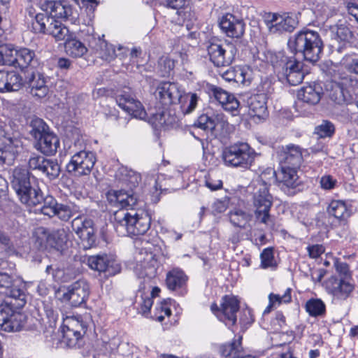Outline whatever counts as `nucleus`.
<instances>
[{
  "label": "nucleus",
  "instance_id": "nucleus-1",
  "mask_svg": "<svg viewBox=\"0 0 358 358\" xmlns=\"http://www.w3.org/2000/svg\"><path fill=\"white\" fill-rule=\"evenodd\" d=\"M287 46L293 54L301 53L305 60L315 63L320 59L324 43L317 31L305 29L290 37Z\"/></svg>",
  "mask_w": 358,
  "mask_h": 358
},
{
  "label": "nucleus",
  "instance_id": "nucleus-2",
  "mask_svg": "<svg viewBox=\"0 0 358 358\" xmlns=\"http://www.w3.org/2000/svg\"><path fill=\"white\" fill-rule=\"evenodd\" d=\"M114 227L120 236H136L145 234L150 227L151 217L142 210L128 212L119 210L114 214Z\"/></svg>",
  "mask_w": 358,
  "mask_h": 358
},
{
  "label": "nucleus",
  "instance_id": "nucleus-3",
  "mask_svg": "<svg viewBox=\"0 0 358 358\" xmlns=\"http://www.w3.org/2000/svg\"><path fill=\"white\" fill-rule=\"evenodd\" d=\"M269 187L270 185L265 181L257 180L254 183L252 203L256 220L272 227L273 221L270 210L273 206V199L269 192Z\"/></svg>",
  "mask_w": 358,
  "mask_h": 358
},
{
  "label": "nucleus",
  "instance_id": "nucleus-4",
  "mask_svg": "<svg viewBox=\"0 0 358 358\" xmlns=\"http://www.w3.org/2000/svg\"><path fill=\"white\" fill-rule=\"evenodd\" d=\"M256 152L245 142H237L226 148L222 154L224 163L234 167L248 169L253 163Z\"/></svg>",
  "mask_w": 358,
  "mask_h": 358
},
{
  "label": "nucleus",
  "instance_id": "nucleus-5",
  "mask_svg": "<svg viewBox=\"0 0 358 358\" xmlns=\"http://www.w3.org/2000/svg\"><path fill=\"white\" fill-rule=\"evenodd\" d=\"M10 185L16 192L22 203L29 202L31 196H37L38 186L31 182V173L25 167L18 166L15 167L10 177Z\"/></svg>",
  "mask_w": 358,
  "mask_h": 358
},
{
  "label": "nucleus",
  "instance_id": "nucleus-6",
  "mask_svg": "<svg viewBox=\"0 0 358 358\" xmlns=\"http://www.w3.org/2000/svg\"><path fill=\"white\" fill-rule=\"evenodd\" d=\"M207 51L210 62L215 66L222 67L229 66L233 62L237 48L234 43L226 40L223 42H210Z\"/></svg>",
  "mask_w": 358,
  "mask_h": 358
},
{
  "label": "nucleus",
  "instance_id": "nucleus-7",
  "mask_svg": "<svg viewBox=\"0 0 358 358\" xmlns=\"http://www.w3.org/2000/svg\"><path fill=\"white\" fill-rule=\"evenodd\" d=\"M298 169L292 166H280L278 172H273L278 186L288 196H294L301 191L302 182L298 176Z\"/></svg>",
  "mask_w": 358,
  "mask_h": 358
},
{
  "label": "nucleus",
  "instance_id": "nucleus-8",
  "mask_svg": "<svg viewBox=\"0 0 358 358\" xmlns=\"http://www.w3.org/2000/svg\"><path fill=\"white\" fill-rule=\"evenodd\" d=\"M13 272L0 271V287L6 289V295L11 299V303L16 308H22L26 304V294L23 289L17 285Z\"/></svg>",
  "mask_w": 358,
  "mask_h": 358
},
{
  "label": "nucleus",
  "instance_id": "nucleus-9",
  "mask_svg": "<svg viewBox=\"0 0 358 358\" xmlns=\"http://www.w3.org/2000/svg\"><path fill=\"white\" fill-rule=\"evenodd\" d=\"M96 160L94 152L81 150L71 157L66 165V170L76 176H87L91 173Z\"/></svg>",
  "mask_w": 358,
  "mask_h": 358
},
{
  "label": "nucleus",
  "instance_id": "nucleus-10",
  "mask_svg": "<svg viewBox=\"0 0 358 358\" xmlns=\"http://www.w3.org/2000/svg\"><path fill=\"white\" fill-rule=\"evenodd\" d=\"M71 227L73 231L80 238L83 247L89 249L95 245L96 235L94 229V222L81 213L72 220Z\"/></svg>",
  "mask_w": 358,
  "mask_h": 358
},
{
  "label": "nucleus",
  "instance_id": "nucleus-11",
  "mask_svg": "<svg viewBox=\"0 0 358 358\" xmlns=\"http://www.w3.org/2000/svg\"><path fill=\"white\" fill-rule=\"evenodd\" d=\"M154 94L156 99L166 108L181 103L184 90L176 83L162 82L157 86Z\"/></svg>",
  "mask_w": 358,
  "mask_h": 358
},
{
  "label": "nucleus",
  "instance_id": "nucleus-12",
  "mask_svg": "<svg viewBox=\"0 0 358 358\" xmlns=\"http://www.w3.org/2000/svg\"><path fill=\"white\" fill-rule=\"evenodd\" d=\"M282 63L279 78L292 86L300 84L304 78L302 64L294 57H285L282 59Z\"/></svg>",
  "mask_w": 358,
  "mask_h": 358
},
{
  "label": "nucleus",
  "instance_id": "nucleus-13",
  "mask_svg": "<svg viewBox=\"0 0 358 358\" xmlns=\"http://www.w3.org/2000/svg\"><path fill=\"white\" fill-rule=\"evenodd\" d=\"M265 23L271 34H282L293 31L298 22L293 15L289 14L272 13L266 17Z\"/></svg>",
  "mask_w": 358,
  "mask_h": 358
},
{
  "label": "nucleus",
  "instance_id": "nucleus-14",
  "mask_svg": "<svg viewBox=\"0 0 358 358\" xmlns=\"http://www.w3.org/2000/svg\"><path fill=\"white\" fill-rule=\"evenodd\" d=\"M87 264L92 269L105 273L106 275H115L121 271L120 264L106 254L88 257Z\"/></svg>",
  "mask_w": 358,
  "mask_h": 358
},
{
  "label": "nucleus",
  "instance_id": "nucleus-15",
  "mask_svg": "<svg viewBox=\"0 0 358 358\" xmlns=\"http://www.w3.org/2000/svg\"><path fill=\"white\" fill-rule=\"evenodd\" d=\"M24 316L7 304L0 306V326L6 331H19L24 325Z\"/></svg>",
  "mask_w": 358,
  "mask_h": 358
},
{
  "label": "nucleus",
  "instance_id": "nucleus-16",
  "mask_svg": "<svg viewBox=\"0 0 358 358\" xmlns=\"http://www.w3.org/2000/svg\"><path fill=\"white\" fill-rule=\"evenodd\" d=\"M90 294V286L85 280H78L67 288L63 299L69 301L72 307H79L86 302Z\"/></svg>",
  "mask_w": 358,
  "mask_h": 358
},
{
  "label": "nucleus",
  "instance_id": "nucleus-17",
  "mask_svg": "<svg viewBox=\"0 0 358 358\" xmlns=\"http://www.w3.org/2000/svg\"><path fill=\"white\" fill-rule=\"evenodd\" d=\"M303 151L299 145L292 143L282 146L278 151L280 166L299 169L303 162Z\"/></svg>",
  "mask_w": 358,
  "mask_h": 358
},
{
  "label": "nucleus",
  "instance_id": "nucleus-18",
  "mask_svg": "<svg viewBox=\"0 0 358 358\" xmlns=\"http://www.w3.org/2000/svg\"><path fill=\"white\" fill-rule=\"evenodd\" d=\"M327 292L334 299L343 301L347 299L353 292L355 286L350 281L338 277L331 276L324 284Z\"/></svg>",
  "mask_w": 358,
  "mask_h": 358
},
{
  "label": "nucleus",
  "instance_id": "nucleus-19",
  "mask_svg": "<svg viewBox=\"0 0 358 358\" xmlns=\"http://www.w3.org/2000/svg\"><path fill=\"white\" fill-rule=\"evenodd\" d=\"M22 141L8 133L0 141L1 158L2 164L12 165L22 150Z\"/></svg>",
  "mask_w": 358,
  "mask_h": 358
},
{
  "label": "nucleus",
  "instance_id": "nucleus-20",
  "mask_svg": "<svg viewBox=\"0 0 358 358\" xmlns=\"http://www.w3.org/2000/svg\"><path fill=\"white\" fill-rule=\"evenodd\" d=\"M118 106L129 114L140 120L145 119L147 113L141 103L137 101L133 95L127 91H122L116 96Z\"/></svg>",
  "mask_w": 358,
  "mask_h": 358
},
{
  "label": "nucleus",
  "instance_id": "nucleus-21",
  "mask_svg": "<svg viewBox=\"0 0 358 358\" xmlns=\"http://www.w3.org/2000/svg\"><path fill=\"white\" fill-rule=\"evenodd\" d=\"M37 196L33 194L31 196V201L24 204L29 207H37L36 211L40 212L44 215L50 217L55 215V210L57 206V200L50 195L44 196L40 188L37 189Z\"/></svg>",
  "mask_w": 358,
  "mask_h": 358
},
{
  "label": "nucleus",
  "instance_id": "nucleus-22",
  "mask_svg": "<svg viewBox=\"0 0 358 358\" xmlns=\"http://www.w3.org/2000/svg\"><path fill=\"white\" fill-rule=\"evenodd\" d=\"M63 329V336L69 341V345H75L87 331V325L82 317H68Z\"/></svg>",
  "mask_w": 358,
  "mask_h": 358
},
{
  "label": "nucleus",
  "instance_id": "nucleus-23",
  "mask_svg": "<svg viewBox=\"0 0 358 358\" xmlns=\"http://www.w3.org/2000/svg\"><path fill=\"white\" fill-rule=\"evenodd\" d=\"M355 83L350 77H344L340 82L333 83L329 92L331 101L338 105L346 104L350 101L352 96L348 87Z\"/></svg>",
  "mask_w": 358,
  "mask_h": 358
},
{
  "label": "nucleus",
  "instance_id": "nucleus-24",
  "mask_svg": "<svg viewBox=\"0 0 358 358\" xmlns=\"http://www.w3.org/2000/svg\"><path fill=\"white\" fill-rule=\"evenodd\" d=\"M23 85H27L31 94L38 99L45 97L49 92L44 76L34 71L24 72Z\"/></svg>",
  "mask_w": 358,
  "mask_h": 358
},
{
  "label": "nucleus",
  "instance_id": "nucleus-25",
  "mask_svg": "<svg viewBox=\"0 0 358 358\" xmlns=\"http://www.w3.org/2000/svg\"><path fill=\"white\" fill-rule=\"evenodd\" d=\"M239 310V301L234 296L226 295L222 298L221 312L217 318L229 328L236 324V313Z\"/></svg>",
  "mask_w": 358,
  "mask_h": 358
},
{
  "label": "nucleus",
  "instance_id": "nucleus-26",
  "mask_svg": "<svg viewBox=\"0 0 358 358\" xmlns=\"http://www.w3.org/2000/svg\"><path fill=\"white\" fill-rule=\"evenodd\" d=\"M219 25L228 37L240 38L245 32V24L243 20L237 18L231 13L223 15L219 21Z\"/></svg>",
  "mask_w": 358,
  "mask_h": 358
},
{
  "label": "nucleus",
  "instance_id": "nucleus-27",
  "mask_svg": "<svg viewBox=\"0 0 358 358\" xmlns=\"http://www.w3.org/2000/svg\"><path fill=\"white\" fill-rule=\"evenodd\" d=\"M108 203L116 208H133L137 203L138 198L134 192L124 190L110 189L106 194Z\"/></svg>",
  "mask_w": 358,
  "mask_h": 358
},
{
  "label": "nucleus",
  "instance_id": "nucleus-28",
  "mask_svg": "<svg viewBox=\"0 0 358 358\" xmlns=\"http://www.w3.org/2000/svg\"><path fill=\"white\" fill-rule=\"evenodd\" d=\"M41 8L54 19L67 20L72 15L70 6L63 4L60 1L43 0L41 1Z\"/></svg>",
  "mask_w": 358,
  "mask_h": 358
},
{
  "label": "nucleus",
  "instance_id": "nucleus-29",
  "mask_svg": "<svg viewBox=\"0 0 358 358\" xmlns=\"http://www.w3.org/2000/svg\"><path fill=\"white\" fill-rule=\"evenodd\" d=\"M323 90L320 85L313 83L301 87L297 93V97L299 101L314 106L320 102Z\"/></svg>",
  "mask_w": 358,
  "mask_h": 358
},
{
  "label": "nucleus",
  "instance_id": "nucleus-30",
  "mask_svg": "<svg viewBox=\"0 0 358 358\" xmlns=\"http://www.w3.org/2000/svg\"><path fill=\"white\" fill-rule=\"evenodd\" d=\"M59 139L57 135L48 131L35 142V148L45 155H55L59 148Z\"/></svg>",
  "mask_w": 358,
  "mask_h": 358
},
{
  "label": "nucleus",
  "instance_id": "nucleus-31",
  "mask_svg": "<svg viewBox=\"0 0 358 358\" xmlns=\"http://www.w3.org/2000/svg\"><path fill=\"white\" fill-rule=\"evenodd\" d=\"M22 85L23 80L16 72L0 71V92L18 91Z\"/></svg>",
  "mask_w": 358,
  "mask_h": 358
},
{
  "label": "nucleus",
  "instance_id": "nucleus-32",
  "mask_svg": "<svg viewBox=\"0 0 358 358\" xmlns=\"http://www.w3.org/2000/svg\"><path fill=\"white\" fill-rule=\"evenodd\" d=\"M115 176L122 185L130 189L127 192H134L133 189L138 187L141 181V176L139 173L126 166L120 168Z\"/></svg>",
  "mask_w": 358,
  "mask_h": 358
},
{
  "label": "nucleus",
  "instance_id": "nucleus-33",
  "mask_svg": "<svg viewBox=\"0 0 358 358\" xmlns=\"http://www.w3.org/2000/svg\"><path fill=\"white\" fill-rule=\"evenodd\" d=\"M15 58L14 66L22 70L29 68L27 71H33L32 68L38 63L35 52L27 48L17 50Z\"/></svg>",
  "mask_w": 358,
  "mask_h": 358
},
{
  "label": "nucleus",
  "instance_id": "nucleus-34",
  "mask_svg": "<svg viewBox=\"0 0 358 358\" xmlns=\"http://www.w3.org/2000/svg\"><path fill=\"white\" fill-rule=\"evenodd\" d=\"M57 20L47 13H38L32 22V29L35 33L49 34Z\"/></svg>",
  "mask_w": 358,
  "mask_h": 358
},
{
  "label": "nucleus",
  "instance_id": "nucleus-35",
  "mask_svg": "<svg viewBox=\"0 0 358 358\" xmlns=\"http://www.w3.org/2000/svg\"><path fill=\"white\" fill-rule=\"evenodd\" d=\"M250 114L259 118L264 117L267 114V107L265 97L262 94H255L248 100Z\"/></svg>",
  "mask_w": 358,
  "mask_h": 358
},
{
  "label": "nucleus",
  "instance_id": "nucleus-36",
  "mask_svg": "<svg viewBox=\"0 0 358 358\" xmlns=\"http://www.w3.org/2000/svg\"><path fill=\"white\" fill-rule=\"evenodd\" d=\"M187 280V276L180 268H174L166 274V284L170 290L182 288Z\"/></svg>",
  "mask_w": 358,
  "mask_h": 358
},
{
  "label": "nucleus",
  "instance_id": "nucleus-37",
  "mask_svg": "<svg viewBox=\"0 0 358 358\" xmlns=\"http://www.w3.org/2000/svg\"><path fill=\"white\" fill-rule=\"evenodd\" d=\"M55 215L59 220L67 222L74 215L81 213L80 207L73 202L59 203L56 208Z\"/></svg>",
  "mask_w": 358,
  "mask_h": 358
},
{
  "label": "nucleus",
  "instance_id": "nucleus-38",
  "mask_svg": "<svg viewBox=\"0 0 358 358\" xmlns=\"http://www.w3.org/2000/svg\"><path fill=\"white\" fill-rule=\"evenodd\" d=\"M242 336L234 339L231 343H225L220 347V352L224 357L238 358L243 353Z\"/></svg>",
  "mask_w": 358,
  "mask_h": 358
},
{
  "label": "nucleus",
  "instance_id": "nucleus-39",
  "mask_svg": "<svg viewBox=\"0 0 358 358\" xmlns=\"http://www.w3.org/2000/svg\"><path fill=\"white\" fill-rule=\"evenodd\" d=\"M64 48L67 55L75 58L81 57L87 51L85 44L76 38H68L66 40Z\"/></svg>",
  "mask_w": 358,
  "mask_h": 358
},
{
  "label": "nucleus",
  "instance_id": "nucleus-40",
  "mask_svg": "<svg viewBox=\"0 0 358 358\" xmlns=\"http://www.w3.org/2000/svg\"><path fill=\"white\" fill-rule=\"evenodd\" d=\"M327 210L329 215L339 220H345L350 215V212L342 201H332L329 205Z\"/></svg>",
  "mask_w": 358,
  "mask_h": 358
},
{
  "label": "nucleus",
  "instance_id": "nucleus-41",
  "mask_svg": "<svg viewBox=\"0 0 358 358\" xmlns=\"http://www.w3.org/2000/svg\"><path fill=\"white\" fill-rule=\"evenodd\" d=\"M222 120L220 116L210 117L206 114L201 115L195 121L194 125L201 129L207 131H213L218 122Z\"/></svg>",
  "mask_w": 358,
  "mask_h": 358
},
{
  "label": "nucleus",
  "instance_id": "nucleus-42",
  "mask_svg": "<svg viewBox=\"0 0 358 358\" xmlns=\"http://www.w3.org/2000/svg\"><path fill=\"white\" fill-rule=\"evenodd\" d=\"M29 134L36 142L39 138L43 137L45 134L49 131V127L46 123L41 118L36 117L31 120L29 124Z\"/></svg>",
  "mask_w": 358,
  "mask_h": 358
},
{
  "label": "nucleus",
  "instance_id": "nucleus-43",
  "mask_svg": "<svg viewBox=\"0 0 358 358\" xmlns=\"http://www.w3.org/2000/svg\"><path fill=\"white\" fill-rule=\"evenodd\" d=\"M230 222L236 227L245 228L251 219V215L241 209H234L228 214Z\"/></svg>",
  "mask_w": 358,
  "mask_h": 358
},
{
  "label": "nucleus",
  "instance_id": "nucleus-44",
  "mask_svg": "<svg viewBox=\"0 0 358 358\" xmlns=\"http://www.w3.org/2000/svg\"><path fill=\"white\" fill-rule=\"evenodd\" d=\"M95 50L102 59L108 62L113 60L118 55L115 53L114 46L104 40H99Z\"/></svg>",
  "mask_w": 358,
  "mask_h": 358
},
{
  "label": "nucleus",
  "instance_id": "nucleus-45",
  "mask_svg": "<svg viewBox=\"0 0 358 358\" xmlns=\"http://www.w3.org/2000/svg\"><path fill=\"white\" fill-rule=\"evenodd\" d=\"M17 50L10 44L0 45V65L14 66Z\"/></svg>",
  "mask_w": 358,
  "mask_h": 358
},
{
  "label": "nucleus",
  "instance_id": "nucleus-46",
  "mask_svg": "<svg viewBox=\"0 0 358 358\" xmlns=\"http://www.w3.org/2000/svg\"><path fill=\"white\" fill-rule=\"evenodd\" d=\"M50 231L43 227H39L35 229L33 233V238L36 247L40 250H43L49 246Z\"/></svg>",
  "mask_w": 358,
  "mask_h": 358
},
{
  "label": "nucleus",
  "instance_id": "nucleus-47",
  "mask_svg": "<svg viewBox=\"0 0 358 358\" xmlns=\"http://www.w3.org/2000/svg\"><path fill=\"white\" fill-rule=\"evenodd\" d=\"M67 241V235L64 229H58L50 231L49 246L57 250L62 249Z\"/></svg>",
  "mask_w": 358,
  "mask_h": 358
},
{
  "label": "nucleus",
  "instance_id": "nucleus-48",
  "mask_svg": "<svg viewBox=\"0 0 358 358\" xmlns=\"http://www.w3.org/2000/svg\"><path fill=\"white\" fill-rule=\"evenodd\" d=\"M306 310L312 317L323 315L326 311V306L324 302L319 299H310L306 301L305 305Z\"/></svg>",
  "mask_w": 358,
  "mask_h": 358
},
{
  "label": "nucleus",
  "instance_id": "nucleus-49",
  "mask_svg": "<svg viewBox=\"0 0 358 358\" xmlns=\"http://www.w3.org/2000/svg\"><path fill=\"white\" fill-rule=\"evenodd\" d=\"M48 158L43 156L33 154L30 156L27 162L28 170L34 171L41 176L43 171L46 165Z\"/></svg>",
  "mask_w": 358,
  "mask_h": 358
},
{
  "label": "nucleus",
  "instance_id": "nucleus-50",
  "mask_svg": "<svg viewBox=\"0 0 358 358\" xmlns=\"http://www.w3.org/2000/svg\"><path fill=\"white\" fill-rule=\"evenodd\" d=\"M61 173V167L56 159H48L46 165L41 174L50 180L57 178Z\"/></svg>",
  "mask_w": 358,
  "mask_h": 358
},
{
  "label": "nucleus",
  "instance_id": "nucleus-51",
  "mask_svg": "<svg viewBox=\"0 0 358 358\" xmlns=\"http://www.w3.org/2000/svg\"><path fill=\"white\" fill-rule=\"evenodd\" d=\"M260 259L262 268L276 269L278 264L275 260L273 248L268 247L264 249L260 255Z\"/></svg>",
  "mask_w": 358,
  "mask_h": 358
},
{
  "label": "nucleus",
  "instance_id": "nucleus-52",
  "mask_svg": "<svg viewBox=\"0 0 358 358\" xmlns=\"http://www.w3.org/2000/svg\"><path fill=\"white\" fill-rule=\"evenodd\" d=\"M182 100L180 108L184 114L191 113L194 110L197 106L199 96L195 93L184 94Z\"/></svg>",
  "mask_w": 358,
  "mask_h": 358
},
{
  "label": "nucleus",
  "instance_id": "nucleus-53",
  "mask_svg": "<svg viewBox=\"0 0 358 358\" xmlns=\"http://www.w3.org/2000/svg\"><path fill=\"white\" fill-rule=\"evenodd\" d=\"M48 35L52 36L57 41H66L69 38V30L60 21L57 20Z\"/></svg>",
  "mask_w": 358,
  "mask_h": 358
},
{
  "label": "nucleus",
  "instance_id": "nucleus-54",
  "mask_svg": "<svg viewBox=\"0 0 358 358\" xmlns=\"http://www.w3.org/2000/svg\"><path fill=\"white\" fill-rule=\"evenodd\" d=\"M234 83L248 86L252 80L251 71L248 69L237 66L236 67Z\"/></svg>",
  "mask_w": 358,
  "mask_h": 358
},
{
  "label": "nucleus",
  "instance_id": "nucleus-55",
  "mask_svg": "<svg viewBox=\"0 0 358 358\" xmlns=\"http://www.w3.org/2000/svg\"><path fill=\"white\" fill-rule=\"evenodd\" d=\"M335 133L334 124L329 120H323L315 127V134L320 138L331 137Z\"/></svg>",
  "mask_w": 358,
  "mask_h": 358
},
{
  "label": "nucleus",
  "instance_id": "nucleus-56",
  "mask_svg": "<svg viewBox=\"0 0 358 358\" xmlns=\"http://www.w3.org/2000/svg\"><path fill=\"white\" fill-rule=\"evenodd\" d=\"M221 106L225 110L230 111L234 115H236V113H235L238 111L240 103L234 94L229 93V97L223 101Z\"/></svg>",
  "mask_w": 358,
  "mask_h": 358
},
{
  "label": "nucleus",
  "instance_id": "nucleus-57",
  "mask_svg": "<svg viewBox=\"0 0 358 358\" xmlns=\"http://www.w3.org/2000/svg\"><path fill=\"white\" fill-rule=\"evenodd\" d=\"M152 115L153 116L155 122L160 125L169 126L176 122V117H171L170 120L167 118V117H169L171 115L170 113L166 110H162L159 113L152 114Z\"/></svg>",
  "mask_w": 358,
  "mask_h": 358
},
{
  "label": "nucleus",
  "instance_id": "nucleus-58",
  "mask_svg": "<svg viewBox=\"0 0 358 358\" xmlns=\"http://www.w3.org/2000/svg\"><path fill=\"white\" fill-rule=\"evenodd\" d=\"M269 302L271 304H275L278 303L280 304L282 303H289L291 301V289L288 288L285 292L284 294L280 295V294H270L269 296Z\"/></svg>",
  "mask_w": 358,
  "mask_h": 358
},
{
  "label": "nucleus",
  "instance_id": "nucleus-59",
  "mask_svg": "<svg viewBox=\"0 0 358 358\" xmlns=\"http://www.w3.org/2000/svg\"><path fill=\"white\" fill-rule=\"evenodd\" d=\"M0 247L3 248L8 255L15 252V248L9 237L3 232L0 231Z\"/></svg>",
  "mask_w": 358,
  "mask_h": 358
},
{
  "label": "nucleus",
  "instance_id": "nucleus-60",
  "mask_svg": "<svg viewBox=\"0 0 358 358\" xmlns=\"http://www.w3.org/2000/svg\"><path fill=\"white\" fill-rule=\"evenodd\" d=\"M320 184L322 189L325 190H331L336 187L337 180L331 175H324L321 177L320 180Z\"/></svg>",
  "mask_w": 358,
  "mask_h": 358
},
{
  "label": "nucleus",
  "instance_id": "nucleus-61",
  "mask_svg": "<svg viewBox=\"0 0 358 358\" xmlns=\"http://www.w3.org/2000/svg\"><path fill=\"white\" fill-rule=\"evenodd\" d=\"M211 94L214 99L219 102L221 105L223 103V101L225 100L227 97H229V92L223 89L213 86L211 88Z\"/></svg>",
  "mask_w": 358,
  "mask_h": 358
},
{
  "label": "nucleus",
  "instance_id": "nucleus-62",
  "mask_svg": "<svg viewBox=\"0 0 358 358\" xmlns=\"http://www.w3.org/2000/svg\"><path fill=\"white\" fill-rule=\"evenodd\" d=\"M352 32L346 26L341 25L337 27L336 36L337 38L341 41H345L351 38Z\"/></svg>",
  "mask_w": 358,
  "mask_h": 358
},
{
  "label": "nucleus",
  "instance_id": "nucleus-63",
  "mask_svg": "<svg viewBox=\"0 0 358 358\" xmlns=\"http://www.w3.org/2000/svg\"><path fill=\"white\" fill-rule=\"evenodd\" d=\"M239 322L245 328H248V326L254 322V317L250 310L246 309L242 311Z\"/></svg>",
  "mask_w": 358,
  "mask_h": 358
},
{
  "label": "nucleus",
  "instance_id": "nucleus-64",
  "mask_svg": "<svg viewBox=\"0 0 358 358\" xmlns=\"http://www.w3.org/2000/svg\"><path fill=\"white\" fill-rule=\"evenodd\" d=\"M206 186L212 191H215L222 188V181L220 179L209 176L205 181Z\"/></svg>",
  "mask_w": 358,
  "mask_h": 358
}]
</instances>
